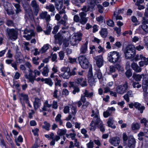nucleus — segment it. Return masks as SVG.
<instances>
[{
    "label": "nucleus",
    "mask_w": 148,
    "mask_h": 148,
    "mask_svg": "<svg viewBox=\"0 0 148 148\" xmlns=\"http://www.w3.org/2000/svg\"><path fill=\"white\" fill-rule=\"evenodd\" d=\"M121 55L118 52L113 51L109 53L108 55V59L111 62H116L118 61Z\"/></svg>",
    "instance_id": "nucleus-1"
},
{
    "label": "nucleus",
    "mask_w": 148,
    "mask_h": 148,
    "mask_svg": "<svg viewBox=\"0 0 148 148\" xmlns=\"http://www.w3.org/2000/svg\"><path fill=\"white\" fill-rule=\"evenodd\" d=\"M129 88L128 82H125L123 84L118 86L116 87V91L117 93L123 95L125 93Z\"/></svg>",
    "instance_id": "nucleus-2"
},
{
    "label": "nucleus",
    "mask_w": 148,
    "mask_h": 148,
    "mask_svg": "<svg viewBox=\"0 0 148 148\" xmlns=\"http://www.w3.org/2000/svg\"><path fill=\"white\" fill-rule=\"evenodd\" d=\"M102 122L100 121L99 113L95 114L93 120L90 124L91 127L90 128V130L95 131L96 129V126L98 124L101 123Z\"/></svg>",
    "instance_id": "nucleus-3"
},
{
    "label": "nucleus",
    "mask_w": 148,
    "mask_h": 148,
    "mask_svg": "<svg viewBox=\"0 0 148 148\" xmlns=\"http://www.w3.org/2000/svg\"><path fill=\"white\" fill-rule=\"evenodd\" d=\"M61 72L59 75L60 77H62L64 79H68L70 77L69 74L70 69L68 67H63L60 69Z\"/></svg>",
    "instance_id": "nucleus-4"
},
{
    "label": "nucleus",
    "mask_w": 148,
    "mask_h": 148,
    "mask_svg": "<svg viewBox=\"0 0 148 148\" xmlns=\"http://www.w3.org/2000/svg\"><path fill=\"white\" fill-rule=\"evenodd\" d=\"M79 64L84 69L88 68L89 64L88 59L85 56H81L78 58Z\"/></svg>",
    "instance_id": "nucleus-5"
},
{
    "label": "nucleus",
    "mask_w": 148,
    "mask_h": 148,
    "mask_svg": "<svg viewBox=\"0 0 148 148\" xmlns=\"http://www.w3.org/2000/svg\"><path fill=\"white\" fill-rule=\"evenodd\" d=\"M70 108L69 114L66 119V120L67 121H69L72 118L73 119H75V116L77 112V107L76 106L70 105Z\"/></svg>",
    "instance_id": "nucleus-6"
},
{
    "label": "nucleus",
    "mask_w": 148,
    "mask_h": 148,
    "mask_svg": "<svg viewBox=\"0 0 148 148\" xmlns=\"http://www.w3.org/2000/svg\"><path fill=\"white\" fill-rule=\"evenodd\" d=\"M58 1L55 2V5L56 8L59 11V13L60 14H65L66 11L65 9V6H63V0H57Z\"/></svg>",
    "instance_id": "nucleus-7"
},
{
    "label": "nucleus",
    "mask_w": 148,
    "mask_h": 148,
    "mask_svg": "<svg viewBox=\"0 0 148 148\" xmlns=\"http://www.w3.org/2000/svg\"><path fill=\"white\" fill-rule=\"evenodd\" d=\"M7 32L9 38L13 40H15L17 38L18 30L16 29H8Z\"/></svg>",
    "instance_id": "nucleus-8"
},
{
    "label": "nucleus",
    "mask_w": 148,
    "mask_h": 148,
    "mask_svg": "<svg viewBox=\"0 0 148 148\" xmlns=\"http://www.w3.org/2000/svg\"><path fill=\"white\" fill-rule=\"evenodd\" d=\"M44 136L49 140L52 139V141L50 143V145L51 146L54 145L55 144V141L57 142L60 139V137L58 135H56L54 137V134L53 133H51L49 134H45Z\"/></svg>",
    "instance_id": "nucleus-9"
},
{
    "label": "nucleus",
    "mask_w": 148,
    "mask_h": 148,
    "mask_svg": "<svg viewBox=\"0 0 148 148\" xmlns=\"http://www.w3.org/2000/svg\"><path fill=\"white\" fill-rule=\"evenodd\" d=\"M3 6L8 15H10L14 14V11L12 10L13 7L10 3L7 1L5 2L4 3Z\"/></svg>",
    "instance_id": "nucleus-10"
},
{
    "label": "nucleus",
    "mask_w": 148,
    "mask_h": 148,
    "mask_svg": "<svg viewBox=\"0 0 148 148\" xmlns=\"http://www.w3.org/2000/svg\"><path fill=\"white\" fill-rule=\"evenodd\" d=\"M28 73L26 72H25L24 76L25 78L29 80L33 84L34 80H35V76L33 75V71L31 69H29L28 71Z\"/></svg>",
    "instance_id": "nucleus-11"
},
{
    "label": "nucleus",
    "mask_w": 148,
    "mask_h": 148,
    "mask_svg": "<svg viewBox=\"0 0 148 148\" xmlns=\"http://www.w3.org/2000/svg\"><path fill=\"white\" fill-rule=\"evenodd\" d=\"M24 33L25 35L23 37L25 38L27 40H29L31 39L32 36H34V33L33 31L31 30H28L26 29L24 31Z\"/></svg>",
    "instance_id": "nucleus-12"
},
{
    "label": "nucleus",
    "mask_w": 148,
    "mask_h": 148,
    "mask_svg": "<svg viewBox=\"0 0 148 148\" xmlns=\"http://www.w3.org/2000/svg\"><path fill=\"white\" fill-rule=\"evenodd\" d=\"M31 5L33 8L34 14L37 15L39 10V5L37 4L35 0H33L31 2Z\"/></svg>",
    "instance_id": "nucleus-13"
},
{
    "label": "nucleus",
    "mask_w": 148,
    "mask_h": 148,
    "mask_svg": "<svg viewBox=\"0 0 148 148\" xmlns=\"http://www.w3.org/2000/svg\"><path fill=\"white\" fill-rule=\"evenodd\" d=\"M109 142L112 145L117 146L119 144L120 139L118 137H113L110 138Z\"/></svg>",
    "instance_id": "nucleus-14"
},
{
    "label": "nucleus",
    "mask_w": 148,
    "mask_h": 148,
    "mask_svg": "<svg viewBox=\"0 0 148 148\" xmlns=\"http://www.w3.org/2000/svg\"><path fill=\"white\" fill-rule=\"evenodd\" d=\"M39 16L40 18L45 19L46 23L49 22L51 20V16L46 11L42 12L40 14Z\"/></svg>",
    "instance_id": "nucleus-15"
},
{
    "label": "nucleus",
    "mask_w": 148,
    "mask_h": 148,
    "mask_svg": "<svg viewBox=\"0 0 148 148\" xmlns=\"http://www.w3.org/2000/svg\"><path fill=\"white\" fill-rule=\"evenodd\" d=\"M93 58L96 61V64L98 67H100L103 65V60L102 55L96 56Z\"/></svg>",
    "instance_id": "nucleus-16"
},
{
    "label": "nucleus",
    "mask_w": 148,
    "mask_h": 148,
    "mask_svg": "<svg viewBox=\"0 0 148 148\" xmlns=\"http://www.w3.org/2000/svg\"><path fill=\"white\" fill-rule=\"evenodd\" d=\"M87 14L84 12H82L79 13L80 16V23L83 25L85 24L88 21V17H86Z\"/></svg>",
    "instance_id": "nucleus-17"
},
{
    "label": "nucleus",
    "mask_w": 148,
    "mask_h": 148,
    "mask_svg": "<svg viewBox=\"0 0 148 148\" xmlns=\"http://www.w3.org/2000/svg\"><path fill=\"white\" fill-rule=\"evenodd\" d=\"M139 32L140 34H142V29L144 32L148 34V25L147 24H143L140 25L138 27Z\"/></svg>",
    "instance_id": "nucleus-18"
},
{
    "label": "nucleus",
    "mask_w": 148,
    "mask_h": 148,
    "mask_svg": "<svg viewBox=\"0 0 148 148\" xmlns=\"http://www.w3.org/2000/svg\"><path fill=\"white\" fill-rule=\"evenodd\" d=\"M130 53H135L134 51V46L133 45H128L125 48L124 53L127 52Z\"/></svg>",
    "instance_id": "nucleus-19"
},
{
    "label": "nucleus",
    "mask_w": 148,
    "mask_h": 148,
    "mask_svg": "<svg viewBox=\"0 0 148 148\" xmlns=\"http://www.w3.org/2000/svg\"><path fill=\"white\" fill-rule=\"evenodd\" d=\"M131 66L132 68L136 72L140 73L142 69L136 63L133 62L131 64Z\"/></svg>",
    "instance_id": "nucleus-20"
},
{
    "label": "nucleus",
    "mask_w": 148,
    "mask_h": 148,
    "mask_svg": "<svg viewBox=\"0 0 148 148\" xmlns=\"http://www.w3.org/2000/svg\"><path fill=\"white\" fill-rule=\"evenodd\" d=\"M134 107L140 111L141 113L143 112V111L145 109V107L144 106H141L140 103L138 102H135L134 105Z\"/></svg>",
    "instance_id": "nucleus-21"
},
{
    "label": "nucleus",
    "mask_w": 148,
    "mask_h": 148,
    "mask_svg": "<svg viewBox=\"0 0 148 148\" xmlns=\"http://www.w3.org/2000/svg\"><path fill=\"white\" fill-rule=\"evenodd\" d=\"M145 76V75L144 74H133L132 77L133 79L136 81L138 82L141 81L142 77Z\"/></svg>",
    "instance_id": "nucleus-22"
},
{
    "label": "nucleus",
    "mask_w": 148,
    "mask_h": 148,
    "mask_svg": "<svg viewBox=\"0 0 148 148\" xmlns=\"http://www.w3.org/2000/svg\"><path fill=\"white\" fill-rule=\"evenodd\" d=\"M41 104V100L40 99L36 98L35 101L34 102V109L35 110L38 108L40 106Z\"/></svg>",
    "instance_id": "nucleus-23"
},
{
    "label": "nucleus",
    "mask_w": 148,
    "mask_h": 148,
    "mask_svg": "<svg viewBox=\"0 0 148 148\" xmlns=\"http://www.w3.org/2000/svg\"><path fill=\"white\" fill-rule=\"evenodd\" d=\"M88 42L86 41V42L81 46L80 48V51L81 53L84 54L87 51V45Z\"/></svg>",
    "instance_id": "nucleus-24"
},
{
    "label": "nucleus",
    "mask_w": 148,
    "mask_h": 148,
    "mask_svg": "<svg viewBox=\"0 0 148 148\" xmlns=\"http://www.w3.org/2000/svg\"><path fill=\"white\" fill-rule=\"evenodd\" d=\"M82 34L80 32H77L73 34V37L76 39H77L79 42L81 41L82 40L81 37Z\"/></svg>",
    "instance_id": "nucleus-25"
},
{
    "label": "nucleus",
    "mask_w": 148,
    "mask_h": 148,
    "mask_svg": "<svg viewBox=\"0 0 148 148\" xmlns=\"http://www.w3.org/2000/svg\"><path fill=\"white\" fill-rule=\"evenodd\" d=\"M148 86V80L144 77L142 80V86L144 91L146 90Z\"/></svg>",
    "instance_id": "nucleus-26"
},
{
    "label": "nucleus",
    "mask_w": 148,
    "mask_h": 148,
    "mask_svg": "<svg viewBox=\"0 0 148 148\" xmlns=\"http://www.w3.org/2000/svg\"><path fill=\"white\" fill-rule=\"evenodd\" d=\"M49 22H47V29L46 30H44L43 32L46 35H49L52 29V25L49 23Z\"/></svg>",
    "instance_id": "nucleus-27"
},
{
    "label": "nucleus",
    "mask_w": 148,
    "mask_h": 148,
    "mask_svg": "<svg viewBox=\"0 0 148 148\" xmlns=\"http://www.w3.org/2000/svg\"><path fill=\"white\" fill-rule=\"evenodd\" d=\"M103 76L102 73L99 69L96 70L94 74V78L97 77L98 79H101L102 78Z\"/></svg>",
    "instance_id": "nucleus-28"
},
{
    "label": "nucleus",
    "mask_w": 148,
    "mask_h": 148,
    "mask_svg": "<svg viewBox=\"0 0 148 148\" xmlns=\"http://www.w3.org/2000/svg\"><path fill=\"white\" fill-rule=\"evenodd\" d=\"M136 141L134 138H131L128 141V146L129 148H134L135 145Z\"/></svg>",
    "instance_id": "nucleus-29"
},
{
    "label": "nucleus",
    "mask_w": 148,
    "mask_h": 148,
    "mask_svg": "<svg viewBox=\"0 0 148 148\" xmlns=\"http://www.w3.org/2000/svg\"><path fill=\"white\" fill-rule=\"evenodd\" d=\"M49 71L48 66L46 65L43 68L41 72L42 74L44 76L47 77L48 75V73L49 72Z\"/></svg>",
    "instance_id": "nucleus-30"
},
{
    "label": "nucleus",
    "mask_w": 148,
    "mask_h": 148,
    "mask_svg": "<svg viewBox=\"0 0 148 148\" xmlns=\"http://www.w3.org/2000/svg\"><path fill=\"white\" fill-rule=\"evenodd\" d=\"M114 120L113 118L110 117L108 119L107 122L108 126L111 127L112 128L114 129L116 128V126L115 125H113V124Z\"/></svg>",
    "instance_id": "nucleus-31"
},
{
    "label": "nucleus",
    "mask_w": 148,
    "mask_h": 148,
    "mask_svg": "<svg viewBox=\"0 0 148 148\" xmlns=\"http://www.w3.org/2000/svg\"><path fill=\"white\" fill-rule=\"evenodd\" d=\"M101 35L103 38H106L108 35V31L106 29L103 28L101 29L100 32Z\"/></svg>",
    "instance_id": "nucleus-32"
},
{
    "label": "nucleus",
    "mask_w": 148,
    "mask_h": 148,
    "mask_svg": "<svg viewBox=\"0 0 148 148\" xmlns=\"http://www.w3.org/2000/svg\"><path fill=\"white\" fill-rule=\"evenodd\" d=\"M45 8L49 10V11L53 12L55 10V8L54 5L53 4H50L47 5Z\"/></svg>",
    "instance_id": "nucleus-33"
},
{
    "label": "nucleus",
    "mask_w": 148,
    "mask_h": 148,
    "mask_svg": "<svg viewBox=\"0 0 148 148\" xmlns=\"http://www.w3.org/2000/svg\"><path fill=\"white\" fill-rule=\"evenodd\" d=\"M140 125L137 123H133L132 124L131 128L132 130H138L140 129Z\"/></svg>",
    "instance_id": "nucleus-34"
},
{
    "label": "nucleus",
    "mask_w": 148,
    "mask_h": 148,
    "mask_svg": "<svg viewBox=\"0 0 148 148\" xmlns=\"http://www.w3.org/2000/svg\"><path fill=\"white\" fill-rule=\"evenodd\" d=\"M51 106V105L49 104L48 103V101L46 100L44 102L43 106L42 108V110L43 111H46L47 110V108H49Z\"/></svg>",
    "instance_id": "nucleus-35"
},
{
    "label": "nucleus",
    "mask_w": 148,
    "mask_h": 148,
    "mask_svg": "<svg viewBox=\"0 0 148 148\" xmlns=\"http://www.w3.org/2000/svg\"><path fill=\"white\" fill-rule=\"evenodd\" d=\"M13 4L16 8L15 10L16 14H17L20 12L21 11V9L20 6L19 4L13 3Z\"/></svg>",
    "instance_id": "nucleus-36"
},
{
    "label": "nucleus",
    "mask_w": 148,
    "mask_h": 148,
    "mask_svg": "<svg viewBox=\"0 0 148 148\" xmlns=\"http://www.w3.org/2000/svg\"><path fill=\"white\" fill-rule=\"evenodd\" d=\"M145 136L146 137H148V135L147 134L146 131H145V133L142 132H140L138 135V139L139 140H141L143 139L142 136Z\"/></svg>",
    "instance_id": "nucleus-37"
},
{
    "label": "nucleus",
    "mask_w": 148,
    "mask_h": 148,
    "mask_svg": "<svg viewBox=\"0 0 148 148\" xmlns=\"http://www.w3.org/2000/svg\"><path fill=\"white\" fill-rule=\"evenodd\" d=\"M61 114H58L57 115L55 118V121L59 123L60 125H62L63 123V122L61 119Z\"/></svg>",
    "instance_id": "nucleus-38"
},
{
    "label": "nucleus",
    "mask_w": 148,
    "mask_h": 148,
    "mask_svg": "<svg viewBox=\"0 0 148 148\" xmlns=\"http://www.w3.org/2000/svg\"><path fill=\"white\" fill-rule=\"evenodd\" d=\"M119 14H117V12L114 13L112 16L113 19L116 20H122L123 18L121 16L119 15Z\"/></svg>",
    "instance_id": "nucleus-39"
},
{
    "label": "nucleus",
    "mask_w": 148,
    "mask_h": 148,
    "mask_svg": "<svg viewBox=\"0 0 148 148\" xmlns=\"http://www.w3.org/2000/svg\"><path fill=\"white\" fill-rule=\"evenodd\" d=\"M49 48V45L46 44L44 45L40 50V53H43L45 52Z\"/></svg>",
    "instance_id": "nucleus-40"
},
{
    "label": "nucleus",
    "mask_w": 148,
    "mask_h": 148,
    "mask_svg": "<svg viewBox=\"0 0 148 148\" xmlns=\"http://www.w3.org/2000/svg\"><path fill=\"white\" fill-rule=\"evenodd\" d=\"M83 95L86 97L91 98L92 97L93 93L92 92H89L87 90H86L83 93Z\"/></svg>",
    "instance_id": "nucleus-41"
},
{
    "label": "nucleus",
    "mask_w": 148,
    "mask_h": 148,
    "mask_svg": "<svg viewBox=\"0 0 148 148\" xmlns=\"http://www.w3.org/2000/svg\"><path fill=\"white\" fill-rule=\"evenodd\" d=\"M88 78L89 83L90 85H92L95 81V79L93 78L92 74H88Z\"/></svg>",
    "instance_id": "nucleus-42"
},
{
    "label": "nucleus",
    "mask_w": 148,
    "mask_h": 148,
    "mask_svg": "<svg viewBox=\"0 0 148 148\" xmlns=\"http://www.w3.org/2000/svg\"><path fill=\"white\" fill-rule=\"evenodd\" d=\"M44 125L42 126V128L45 129L47 130H49L51 126L50 124L46 121H44Z\"/></svg>",
    "instance_id": "nucleus-43"
},
{
    "label": "nucleus",
    "mask_w": 148,
    "mask_h": 148,
    "mask_svg": "<svg viewBox=\"0 0 148 148\" xmlns=\"http://www.w3.org/2000/svg\"><path fill=\"white\" fill-rule=\"evenodd\" d=\"M70 42L71 45L75 46L77 45L79 42L77 40V39L72 37V38L70 39Z\"/></svg>",
    "instance_id": "nucleus-44"
},
{
    "label": "nucleus",
    "mask_w": 148,
    "mask_h": 148,
    "mask_svg": "<svg viewBox=\"0 0 148 148\" xmlns=\"http://www.w3.org/2000/svg\"><path fill=\"white\" fill-rule=\"evenodd\" d=\"M20 96L21 99H23L25 102H27L29 101L28 96L27 95L22 93L21 94Z\"/></svg>",
    "instance_id": "nucleus-45"
},
{
    "label": "nucleus",
    "mask_w": 148,
    "mask_h": 148,
    "mask_svg": "<svg viewBox=\"0 0 148 148\" xmlns=\"http://www.w3.org/2000/svg\"><path fill=\"white\" fill-rule=\"evenodd\" d=\"M45 84H47L50 87H52L53 84L52 79L50 78H47L45 80Z\"/></svg>",
    "instance_id": "nucleus-46"
},
{
    "label": "nucleus",
    "mask_w": 148,
    "mask_h": 148,
    "mask_svg": "<svg viewBox=\"0 0 148 148\" xmlns=\"http://www.w3.org/2000/svg\"><path fill=\"white\" fill-rule=\"evenodd\" d=\"M125 56L127 59H130L133 57L135 55V53H130L128 52L127 53H124Z\"/></svg>",
    "instance_id": "nucleus-47"
},
{
    "label": "nucleus",
    "mask_w": 148,
    "mask_h": 148,
    "mask_svg": "<svg viewBox=\"0 0 148 148\" xmlns=\"http://www.w3.org/2000/svg\"><path fill=\"white\" fill-rule=\"evenodd\" d=\"M132 85L134 88H138L141 87V85L139 84V82H132Z\"/></svg>",
    "instance_id": "nucleus-48"
},
{
    "label": "nucleus",
    "mask_w": 148,
    "mask_h": 148,
    "mask_svg": "<svg viewBox=\"0 0 148 148\" xmlns=\"http://www.w3.org/2000/svg\"><path fill=\"white\" fill-rule=\"evenodd\" d=\"M96 19L97 21L99 22L100 23H102L103 22L105 23V19L103 17L101 16H99L96 18Z\"/></svg>",
    "instance_id": "nucleus-49"
},
{
    "label": "nucleus",
    "mask_w": 148,
    "mask_h": 148,
    "mask_svg": "<svg viewBox=\"0 0 148 148\" xmlns=\"http://www.w3.org/2000/svg\"><path fill=\"white\" fill-rule=\"evenodd\" d=\"M66 132V130L59 129L57 132L58 134L60 136H62L65 134Z\"/></svg>",
    "instance_id": "nucleus-50"
},
{
    "label": "nucleus",
    "mask_w": 148,
    "mask_h": 148,
    "mask_svg": "<svg viewBox=\"0 0 148 148\" xmlns=\"http://www.w3.org/2000/svg\"><path fill=\"white\" fill-rule=\"evenodd\" d=\"M141 60L145 64V65H148V58H146L142 55Z\"/></svg>",
    "instance_id": "nucleus-51"
},
{
    "label": "nucleus",
    "mask_w": 148,
    "mask_h": 148,
    "mask_svg": "<svg viewBox=\"0 0 148 148\" xmlns=\"http://www.w3.org/2000/svg\"><path fill=\"white\" fill-rule=\"evenodd\" d=\"M142 54H137L133 58V60L135 62L141 60Z\"/></svg>",
    "instance_id": "nucleus-52"
},
{
    "label": "nucleus",
    "mask_w": 148,
    "mask_h": 148,
    "mask_svg": "<svg viewBox=\"0 0 148 148\" xmlns=\"http://www.w3.org/2000/svg\"><path fill=\"white\" fill-rule=\"evenodd\" d=\"M85 0H72V3L75 5H77L79 3H83L84 2Z\"/></svg>",
    "instance_id": "nucleus-53"
},
{
    "label": "nucleus",
    "mask_w": 148,
    "mask_h": 148,
    "mask_svg": "<svg viewBox=\"0 0 148 148\" xmlns=\"http://www.w3.org/2000/svg\"><path fill=\"white\" fill-rule=\"evenodd\" d=\"M112 112L108 110L103 112V115L104 117L107 118L110 116Z\"/></svg>",
    "instance_id": "nucleus-54"
},
{
    "label": "nucleus",
    "mask_w": 148,
    "mask_h": 148,
    "mask_svg": "<svg viewBox=\"0 0 148 148\" xmlns=\"http://www.w3.org/2000/svg\"><path fill=\"white\" fill-rule=\"evenodd\" d=\"M148 24V19L145 17H143L141 21V25Z\"/></svg>",
    "instance_id": "nucleus-55"
},
{
    "label": "nucleus",
    "mask_w": 148,
    "mask_h": 148,
    "mask_svg": "<svg viewBox=\"0 0 148 148\" xmlns=\"http://www.w3.org/2000/svg\"><path fill=\"white\" fill-rule=\"evenodd\" d=\"M90 105H91V104L88 101L85 102L83 103V105L82 106V108L83 109H85Z\"/></svg>",
    "instance_id": "nucleus-56"
},
{
    "label": "nucleus",
    "mask_w": 148,
    "mask_h": 148,
    "mask_svg": "<svg viewBox=\"0 0 148 148\" xmlns=\"http://www.w3.org/2000/svg\"><path fill=\"white\" fill-rule=\"evenodd\" d=\"M70 106H66L64 107L63 109L64 112L65 114H69L70 110Z\"/></svg>",
    "instance_id": "nucleus-57"
},
{
    "label": "nucleus",
    "mask_w": 148,
    "mask_h": 148,
    "mask_svg": "<svg viewBox=\"0 0 148 148\" xmlns=\"http://www.w3.org/2000/svg\"><path fill=\"white\" fill-rule=\"evenodd\" d=\"M54 37L56 40H58L59 41L61 40L62 38V35L60 32L55 35Z\"/></svg>",
    "instance_id": "nucleus-58"
},
{
    "label": "nucleus",
    "mask_w": 148,
    "mask_h": 148,
    "mask_svg": "<svg viewBox=\"0 0 148 148\" xmlns=\"http://www.w3.org/2000/svg\"><path fill=\"white\" fill-rule=\"evenodd\" d=\"M90 8L89 6H85L82 8V10L83 11L86 13V12L89 11L90 10Z\"/></svg>",
    "instance_id": "nucleus-59"
},
{
    "label": "nucleus",
    "mask_w": 148,
    "mask_h": 148,
    "mask_svg": "<svg viewBox=\"0 0 148 148\" xmlns=\"http://www.w3.org/2000/svg\"><path fill=\"white\" fill-rule=\"evenodd\" d=\"M97 8L98 9V11L99 13H102L103 12V7L100 4L97 5Z\"/></svg>",
    "instance_id": "nucleus-60"
},
{
    "label": "nucleus",
    "mask_w": 148,
    "mask_h": 148,
    "mask_svg": "<svg viewBox=\"0 0 148 148\" xmlns=\"http://www.w3.org/2000/svg\"><path fill=\"white\" fill-rule=\"evenodd\" d=\"M106 23L108 26L111 27H113L114 25V22L111 20L107 21H106Z\"/></svg>",
    "instance_id": "nucleus-61"
},
{
    "label": "nucleus",
    "mask_w": 148,
    "mask_h": 148,
    "mask_svg": "<svg viewBox=\"0 0 148 148\" xmlns=\"http://www.w3.org/2000/svg\"><path fill=\"white\" fill-rule=\"evenodd\" d=\"M87 148H93L94 146L93 142L91 140H90L89 142L86 144Z\"/></svg>",
    "instance_id": "nucleus-62"
},
{
    "label": "nucleus",
    "mask_w": 148,
    "mask_h": 148,
    "mask_svg": "<svg viewBox=\"0 0 148 148\" xmlns=\"http://www.w3.org/2000/svg\"><path fill=\"white\" fill-rule=\"evenodd\" d=\"M87 2L88 3L91 5L92 7H94L95 3V0H88Z\"/></svg>",
    "instance_id": "nucleus-63"
},
{
    "label": "nucleus",
    "mask_w": 148,
    "mask_h": 148,
    "mask_svg": "<svg viewBox=\"0 0 148 148\" xmlns=\"http://www.w3.org/2000/svg\"><path fill=\"white\" fill-rule=\"evenodd\" d=\"M51 56L52 61L53 62L56 61V62L57 61L56 60L57 58V56L56 54L55 53H52Z\"/></svg>",
    "instance_id": "nucleus-64"
}]
</instances>
